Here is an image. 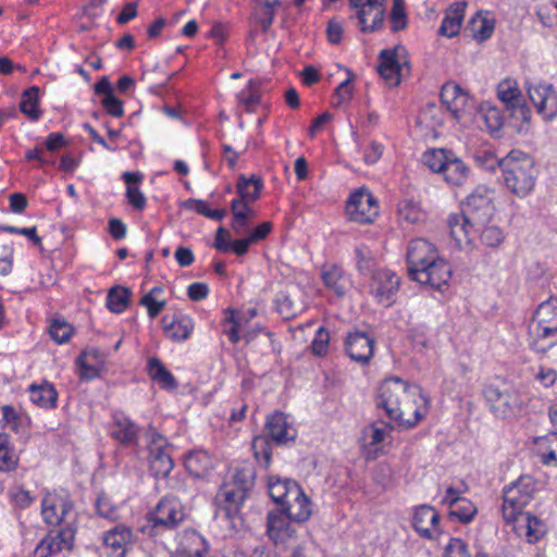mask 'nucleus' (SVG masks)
Segmentation results:
<instances>
[{
    "label": "nucleus",
    "instance_id": "nucleus-1",
    "mask_svg": "<svg viewBox=\"0 0 557 557\" xmlns=\"http://www.w3.org/2000/svg\"><path fill=\"white\" fill-rule=\"evenodd\" d=\"M507 188L518 197H525L535 185L537 171L528 154L511 151L499 161Z\"/></svg>",
    "mask_w": 557,
    "mask_h": 557
},
{
    "label": "nucleus",
    "instance_id": "nucleus-2",
    "mask_svg": "<svg viewBox=\"0 0 557 557\" xmlns=\"http://www.w3.org/2000/svg\"><path fill=\"white\" fill-rule=\"evenodd\" d=\"M256 470L247 461L235 466L231 471L228 480L222 485L219 496L225 503L227 516H234L248 497L255 485Z\"/></svg>",
    "mask_w": 557,
    "mask_h": 557
},
{
    "label": "nucleus",
    "instance_id": "nucleus-3",
    "mask_svg": "<svg viewBox=\"0 0 557 557\" xmlns=\"http://www.w3.org/2000/svg\"><path fill=\"white\" fill-rule=\"evenodd\" d=\"M536 483L528 475L520 476L516 482L503 490V518L507 523L515 522L522 509L533 499Z\"/></svg>",
    "mask_w": 557,
    "mask_h": 557
},
{
    "label": "nucleus",
    "instance_id": "nucleus-4",
    "mask_svg": "<svg viewBox=\"0 0 557 557\" xmlns=\"http://www.w3.org/2000/svg\"><path fill=\"white\" fill-rule=\"evenodd\" d=\"M490 410L497 418L516 416L522 408L521 395L507 382L491 383L483 389Z\"/></svg>",
    "mask_w": 557,
    "mask_h": 557
},
{
    "label": "nucleus",
    "instance_id": "nucleus-5",
    "mask_svg": "<svg viewBox=\"0 0 557 557\" xmlns=\"http://www.w3.org/2000/svg\"><path fill=\"white\" fill-rule=\"evenodd\" d=\"M429 399L423 395L419 386H410L408 397L401 401L398 410L391 416V420L399 426L410 429L416 426L428 411Z\"/></svg>",
    "mask_w": 557,
    "mask_h": 557
},
{
    "label": "nucleus",
    "instance_id": "nucleus-6",
    "mask_svg": "<svg viewBox=\"0 0 557 557\" xmlns=\"http://www.w3.org/2000/svg\"><path fill=\"white\" fill-rule=\"evenodd\" d=\"M168 440L159 432L151 430L148 444L149 471L154 479H165L174 468Z\"/></svg>",
    "mask_w": 557,
    "mask_h": 557
},
{
    "label": "nucleus",
    "instance_id": "nucleus-7",
    "mask_svg": "<svg viewBox=\"0 0 557 557\" xmlns=\"http://www.w3.org/2000/svg\"><path fill=\"white\" fill-rule=\"evenodd\" d=\"M492 191L485 186H478L462 203V212L470 220V223L476 224L480 228L484 226L493 216L495 207L493 203Z\"/></svg>",
    "mask_w": 557,
    "mask_h": 557
},
{
    "label": "nucleus",
    "instance_id": "nucleus-8",
    "mask_svg": "<svg viewBox=\"0 0 557 557\" xmlns=\"http://www.w3.org/2000/svg\"><path fill=\"white\" fill-rule=\"evenodd\" d=\"M467 491V484L461 481L458 486H448L442 500L449 508V517L463 524L470 523L478 513L476 506L470 499L461 497Z\"/></svg>",
    "mask_w": 557,
    "mask_h": 557
},
{
    "label": "nucleus",
    "instance_id": "nucleus-9",
    "mask_svg": "<svg viewBox=\"0 0 557 557\" xmlns=\"http://www.w3.org/2000/svg\"><path fill=\"white\" fill-rule=\"evenodd\" d=\"M380 63L377 71L380 75L389 84L398 85L405 67H409L407 51L403 46H396L393 49H385L380 52Z\"/></svg>",
    "mask_w": 557,
    "mask_h": 557
},
{
    "label": "nucleus",
    "instance_id": "nucleus-10",
    "mask_svg": "<svg viewBox=\"0 0 557 557\" xmlns=\"http://www.w3.org/2000/svg\"><path fill=\"white\" fill-rule=\"evenodd\" d=\"M346 213L350 221L360 224L372 223L379 214L377 201L370 191L361 188L347 200Z\"/></svg>",
    "mask_w": 557,
    "mask_h": 557
},
{
    "label": "nucleus",
    "instance_id": "nucleus-11",
    "mask_svg": "<svg viewBox=\"0 0 557 557\" xmlns=\"http://www.w3.org/2000/svg\"><path fill=\"white\" fill-rule=\"evenodd\" d=\"M184 518L183 506L174 497H163L154 510L149 513V521L152 522V527L160 530H175Z\"/></svg>",
    "mask_w": 557,
    "mask_h": 557
},
{
    "label": "nucleus",
    "instance_id": "nucleus-12",
    "mask_svg": "<svg viewBox=\"0 0 557 557\" xmlns=\"http://www.w3.org/2000/svg\"><path fill=\"white\" fill-rule=\"evenodd\" d=\"M409 388L410 385L399 377L385 380L377 389L376 407L383 409L391 418L398 410L401 401L408 397Z\"/></svg>",
    "mask_w": 557,
    "mask_h": 557
},
{
    "label": "nucleus",
    "instance_id": "nucleus-13",
    "mask_svg": "<svg viewBox=\"0 0 557 557\" xmlns=\"http://www.w3.org/2000/svg\"><path fill=\"white\" fill-rule=\"evenodd\" d=\"M385 1L386 0H349L350 8L356 10L361 32L372 33L382 27Z\"/></svg>",
    "mask_w": 557,
    "mask_h": 557
},
{
    "label": "nucleus",
    "instance_id": "nucleus-14",
    "mask_svg": "<svg viewBox=\"0 0 557 557\" xmlns=\"http://www.w3.org/2000/svg\"><path fill=\"white\" fill-rule=\"evenodd\" d=\"M441 101L457 121L470 114L474 108L472 97L454 82H448L443 85L441 89Z\"/></svg>",
    "mask_w": 557,
    "mask_h": 557
},
{
    "label": "nucleus",
    "instance_id": "nucleus-15",
    "mask_svg": "<svg viewBox=\"0 0 557 557\" xmlns=\"http://www.w3.org/2000/svg\"><path fill=\"white\" fill-rule=\"evenodd\" d=\"M75 531L66 525L58 531H50L36 546L35 557H52L63 550L73 548Z\"/></svg>",
    "mask_w": 557,
    "mask_h": 557
},
{
    "label": "nucleus",
    "instance_id": "nucleus-16",
    "mask_svg": "<svg viewBox=\"0 0 557 557\" xmlns=\"http://www.w3.org/2000/svg\"><path fill=\"white\" fill-rule=\"evenodd\" d=\"M436 258L438 256L433 244L423 238L410 240L406 257L409 277L414 276L420 269L425 268L428 263L433 262Z\"/></svg>",
    "mask_w": 557,
    "mask_h": 557
},
{
    "label": "nucleus",
    "instance_id": "nucleus-17",
    "mask_svg": "<svg viewBox=\"0 0 557 557\" xmlns=\"http://www.w3.org/2000/svg\"><path fill=\"white\" fill-rule=\"evenodd\" d=\"M375 339L362 331L349 332L345 338V352L354 361L368 364L374 354Z\"/></svg>",
    "mask_w": 557,
    "mask_h": 557
},
{
    "label": "nucleus",
    "instance_id": "nucleus-18",
    "mask_svg": "<svg viewBox=\"0 0 557 557\" xmlns=\"http://www.w3.org/2000/svg\"><path fill=\"white\" fill-rule=\"evenodd\" d=\"M450 277V265L444 259L436 258L433 262L428 263L425 268L420 269L411 280L441 290L448 284Z\"/></svg>",
    "mask_w": 557,
    "mask_h": 557
},
{
    "label": "nucleus",
    "instance_id": "nucleus-19",
    "mask_svg": "<svg viewBox=\"0 0 557 557\" xmlns=\"http://www.w3.org/2000/svg\"><path fill=\"white\" fill-rule=\"evenodd\" d=\"M370 287L379 302L391 306L399 288V277L389 270H377L372 275Z\"/></svg>",
    "mask_w": 557,
    "mask_h": 557
},
{
    "label": "nucleus",
    "instance_id": "nucleus-20",
    "mask_svg": "<svg viewBox=\"0 0 557 557\" xmlns=\"http://www.w3.org/2000/svg\"><path fill=\"white\" fill-rule=\"evenodd\" d=\"M529 98L536 108L539 114L545 120H552L557 115V94L553 85H536L528 88Z\"/></svg>",
    "mask_w": 557,
    "mask_h": 557
},
{
    "label": "nucleus",
    "instance_id": "nucleus-21",
    "mask_svg": "<svg viewBox=\"0 0 557 557\" xmlns=\"http://www.w3.org/2000/svg\"><path fill=\"white\" fill-rule=\"evenodd\" d=\"M497 96L507 109L512 110L513 116H521L525 122L530 120V110L521 103L522 96L516 81L510 78L502 81L497 86Z\"/></svg>",
    "mask_w": 557,
    "mask_h": 557
},
{
    "label": "nucleus",
    "instance_id": "nucleus-22",
    "mask_svg": "<svg viewBox=\"0 0 557 557\" xmlns=\"http://www.w3.org/2000/svg\"><path fill=\"white\" fill-rule=\"evenodd\" d=\"M139 426L133 422L124 412L116 411L112 416L110 435L123 446L138 444Z\"/></svg>",
    "mask_w": 557,
    "mask_h": 557
},
{
    "label": "nucleus",
    "instance_id": "nucleus-23",
    "mask_svg": "<svg viewBox=\"0 0 557 557\" xmlns=\"http://www.w3.org/2000/svg\"><path fill=\"white\" fill-rule=\"evenodd\" d=\"M71 510V502L58 494L49 493L41 500V515L48 524H60Z\"/></svg>",
    "mask_w": 557,
    "mask_h": 557
},
{
    "label": "nucleus",
    "instance_id": "nucleus-24",
    "mask_svg": "<svg viewBox=\"0 0 557 557\" xmlns=\"http://www.w3.org/2000/svg\"><path fill=\"white\" fill-rule=\"evenodd\" d=\"M161 322L165 336L174 342L186 341L194 330L193 319L185 314L164 315Z\"/></svg>",
    "mask_w": 557,
    "mask_h": 557
},
{
    "label": "nucleus",
    "instance_id": "nucleus-25",
    "mask_svg": "<svg viewBox=\"0 0 557 557\" xmlns=\"http://www.w3.org/2000/svg\"><path fill=\"white\" fill-rule=\"evenodd\" d=\"M440 522V515L428 505H421L416 508L412 519L414 530L425 539H433L434 532Z\"/></svg>",
    "mask_w": 557,
    "mask_h": 557
},
{
    "label": "nucleus",
    "instance_id": "nucleus-26",
    "mask_svg": "<svg viewBox=\"0 0 557 557\" xmlns=\"http://www.w3.org/2000/svg\"><path fill=\"white\" fill-rule=\"evenodd\" d=\"M290 521L282 510L268 513L267 533L275 544L284 543L293 536L295 530L290 528Z\"/></svg>",
    "mask_w": 557,
    "mask_h": 557
},
{
    "label": "nucleus",
    "instance_id": "nucleus-27",
    "mask_svg": "<svg viewBox=\"0 0 557 557\" xmlns=\"http://www.w3.org/2000/svg\"><path fill=\"white\" fill-rule=\"evenodd\" d=\"M447 224L450 236L455 239L458 246H461L463 243L469 244L471 242V236L480 230L476 224L470 223V220L462 211L460 213L450 214L447 220Z\"/></svg>",
    "mask_w": 557,
    "mask_h": 557
},
{
    "label": "nucleus",
    "instance_id": "nucleus-28",
    "mask_svg": "<svg viewBox=\"0 0 557 557\" xmlns=\"http://www.w3.org/2000/svg\"><path fill=\"white\" fill-rule=\"evenodd\" d=\"M267 429L272 440L277 444H285L294 441L296 430L290 425L288 417L283 412H276L267 421Z\"/></svg>",
    "mask_w": 557,
    "mask_h": 557
},
{
    "label": "nucleus",
    "instance_id": "nucleus-29",
    "mask_svg": "<svg viewBox=\"0 0 557 557\" xmlns=\"http://www.w3.org/2000/svg\"><path fill=\"white\" fill-rule=\"evenodd\" d=\"M529 335L531 346L537 351L545 352L557 344V325L530 323Z\"/></svg>",
    "mask_w": 557,
    "mask_h": 557
},
{
    "label": "nucleus",
    "instance_id": "nucleus-30",
    "mask_svg": "<svg viewBox=\"0 0 557 557\" xmlns=\"http://www.w3.org/2000/svg\"><path fill=\"white\" fill-rule=\"evenodd\" d=\"M466 2H455L445 12L438 29L441 36L451 38L458 35L465 16Z\"/></svg>",
    "mask_w": 557,
    "mask_h": 557
},
{
    "label": "nucleus",
    "instance_id": "nucleus-31",
    "mask_svg": "<svg viewBox=\"0 0 557 557\" xmlns=\"http://www.w3.org/2000/svg\"><path fill=\"white\" fill-rule=\"evenodd\" d=\"M133 532L129 528L124 525H116L108 531L103 537V542L112 553L117 557H124L126 546L131 544Z\"/></svg>",
    "mask_w": 557,
    "mask_h": 557
},
{
    "label": "nucleus",
    "instance_id": "nucleus-32",
    "mask_svg": "<svg viewBox=\"0 0 557 557\" xmlns=\"http://www.w3.org/2000/svg\"><path fill=\"white\" fill-rule=\"evenodd\" d=\"M321 277L324 285L339 297L344 296L349 287V280L336 264L324 265L321 271Z\"/></svg>",
    "mask_w": 557,
    "mask_h": 557
},
{
    "label": "nucleus",
    "instance_id": "nucleus-33",
    "mask_svg": "<svg viewBox=\"0 0 557 557\" xmlns=\"http://www.w3.org/2000/svg\"><path fill=\"white\" fill-rule=\"evenodd\" d=\"M184 466L193 476L205 478L213 469V461L207 451L194 450L185 457Z\"/></svg>",
    "mask_w": 557,
    "mask_h": 557
},
{
    "label": "nucleus",
    "instance_id": "nucleus-34",
    "mask_svg": "<svg viewBox=\"0 0 557 557\" xmlns=\"http://www.w3.org/2000/svg\"><path fill=\"white\" fill-rule=\"evenodd\" d=\"M147 370L151 380L156 382L161 388L171 391L177 388V381L173 374L164 367L159 358H149Z\"/></svg>",
    "mask_w": 557,
    "mask_h": 557
},
{
    "label": "nucleus",
    "instance_id": "nucleus-35",
    "mask_svg": "<svg viewBox=\"0 0 557 557\" xmlns=\"http://www.w3.org/2000/svg\"><path fill=\"white\" fill-rule=\"evenodd\" d=\"M250 202L251 201L244 200H232L231 202V211L233 214L231 226L238 235L246 232L249 220L255 218V211L249 206Z\"/></svg>",
    "mask_w": 557,
    "mask_h": 557
},
{
    "label": "nucleus",
    "instance_id": "nucleus-36",
    "mask_svg": "<svg viewBox=\"0 0 557 557\" xmlns=\"http://www.w3.org/2000/svg\"><path fill=\"white\" fill-rule=\"evenodd\" d=\"M263 188L262 180L257 175H251L250 177H246L244 174H240L236 184V191L238 194V198L234 200H244V201H256L260 197L261 189Z\"/></svg>",
    "mask_w": 557,
    "mask_h": 557
},
{
    "label": "nucleus",
    "instance_id": "nucleus-37",
    "mask_svg": "<svg viewBox=\"0 0 557 557\" xmlns=\"http://www.w3.org/2000/svg\"><path fill=\"white\" fill-rule=\"evenodd\" d=\"M442 174L448 184L459 186L468 178L469 168L451 152Z\"/></svg>",
    "mask_w": 557,
    "mask_h": 557
},
{
    "label": "nucleus",
    "instance_id": "nucleus-38",
    "mask_svg": "<svg viewBox=\"0 0 557 557\" xmlns=\"http://www.w3.org/2000/svg\"><path fill=\"white\" fill-rule=\"evenodd\" d=\"M28 393L30 400L41 408H53L57 405L58 393L49 383L33 384L29 386Z\"/></svg>",
    "mask_w": 557,
    "mask_h": 557
},
{
    "label": "nucleus",
    "instance_id": "nucleus-39",
    "mask_svg": "<svg viewBox=\"0 0 557 557\" xmlns=\"http://www.w3.org/2000/svg\"><path fill=\"white\" fill-rule=\"evenodd\" d=\"M479 117L483 121L486 131L492 135L498 133L503 125V115L498 108L490 104L488 102L482 103L479 108Z\"/></svg>",
    "mask_w": 557,
    "mask_h": 557
},
{
    "label": "nucleus",
    "instance_id": "nucleus-40",
    "mask_svg": "<svg viewBox=\"0 0 557 557\" xmlns=\"http://www.w3.org/2000/svg\"><path fill=\"white\" fill-rule=\"evenodd\" d=\"M531 323L557 325V297L550 296L541 302Z\"/></svg>",
    "mask_w": 557,
    "mask_h": 557
},
{
    "label": "nucleus",
    "instance_id": "nucleus-41",
    "mask_svg": "<svg viewBox=\"0 0 557 557\" xmlns=\"http://www.w3.org/2000/svg\"><path fill=\"white\" fill-rule=\"evenodd\" d=\"M18 456L11 445L10 436L0 433V471H12L17 467Z\"/></svg>",
    "mask_w": 557,
    "mask_h": 557
},
{
    "label": "nucleus",
    "instance_id": "nucleus-42",
    "mask_svg": "<svg viewBox=\"0 0 557 557\" xmlns=\"http://www.w3.org/2000/svg\"><path fill=\"white\" fill-rule=\"evenodd\" d=\"M131 290L122 286H113L107 296V307L111 312L122 313L128 306Z\"/></svg>",
    "mask_w": 557,
    "mask_h": 557
},
{
    "label": "nucleus",
    "instance_id": "nucleus-43",
    "mask_svg": "<svg viewBox=\"0 0 557 557\" xmlns=\"http://www.w3.org/2000/svg\"><path fill=\"white\" fill-rule=\"evenodd\" d=\"M38 97L39 87L37 86H32L22 94L20 109L32 121H36L40 116V110L38 109Z\"/></svg>",
    "mask_w": 557,
    "mask_h": 557
},
{
    "label": "nucleus",
    "instance_id": "nucleus-44",
    "mask_svg": "<svg viewBox=\"0 0 557 557\" xmlns=\"http://www.w3.org/2000/svg\"><path fill=\"white\" fill-rule=\"evenodd\" d=\"M287 503V508L283 512L289 520L295 522L307 521L311 516V505L309 498L305 495L293 504Z\"/></svg>",
    "mask_w": 557,
    "mask_h": 557
},
{
    "label": "nucleus",
    "instance_id": "nucleus-45",
    "mask_svg": "<svg viewBox=\"0 0 557 557\" xmlns=\"http://www.w3.org/2000/svg\"><path fill=\"white\" fill-rule=\"evenodd\" d=\"M398 216L410 224L423 220L424 213L418 202L411 199H404L398 203Z\"/></svg>",
    "mask_w": 557,
    "mask_h": 557
},
{
    "label": "nucleus",
    "instance_id": "nucleus-46",
    "mask_svg": "<svg viewBox=\"0 0 557 557\" xmlns=\"http://www.w3.org/2000/svg\"><path fill=\"white\" fill-rule=\"evenodd\" d=\"M520 516L523 517L525 520V535L528 542L535 543L546 534L547 527L543 520L539 519L535 516H532L529 512H523V515Z\"/></svg>",
    "mask_w": 557,
    "mask_h": 557
},
{
    "label": "nucleus",
    "instance_id": "nucleus-47",
    "mask_svg": "<svg viewBox=\"0 0 557 557\" xmlns=\"http://www.w3.org/2000/svg\"><path fill=\"white\" fill-rule=\"evenodd\" d=\"M451 151L445 149H433L423 154V163L435 173L443 172Z\"/></svg>",
    "mask_w": 557,
    "mask_h": 557
},
{
    "label": "nucleus",
    "instance_id": "nucleus-48",
    "mask_svg": "<svg viewBox=\"0 0 557 557\" xmlns=\"http://www.w3.org/2000/svg\"><path fill=\"white\" fill-rule=\"evenodd\" d=\"M289 483H295L290 479H281L278 476H269L268 488L269 494L274 503L280 505L289 492Z\"/></svg>",
    "mask_w": 557,
    "mask_h": 557
},
{
    "label": "nucleus",
    "instance_id": "nucleus-49",
    "mask_svg": "<svg viewBox=\"0 0 557 557\" xmlns=\"http://www.w3.org/2000/svg\"><path fill=\"white\" fill-rule=\"evenodd\" d=\"M277 5H280L278 0L265 1L256 9V18L258 23L261 25V28L264 33H267L270 29L274 21L275 7Z\"/></svg>",
    "mask_w": 557,
    "mask_h": 557
},
{
    "label": "nucleus",
    "instance_id": "nucleus-50",
    "mask_svg": "<svg viewBox=\"0 0 557 557\" xmlns=\"http://www.w3.org/2000/svg\"><path fill=\"white\" fill-rule=\"evenodd\" d=\"M242 327V318H236V311L227 309L223 321V333L228 337L231 343L237 344L240 339L239 331Z\"/></svg>",
    "mask_w": 557,
    "mask_h": 557
},
{
    "label": "nucleus",
    "instance_id": "nucleus-51",
    "mask_svg": "<svg viewBox=\"0 0 557 557\" xmlns=\"http://www.w3.org/2000/svg\"><path fill=\"white\" fill-rule=\"evenodd\" d=\"M251 449L257 461L264 467H269L272 456L269 441L263 436H257L252 440Z\"/></svg>",
    "mask_w": 557,
    "mask_h": 557
},
{
    "label": "nucleus",
    "instance_id": "nucleus-52",
    "mask_svg": "<svg viewBox=\"0 0 557 557\" xmlns=\"http://www.w3.org/2000/svg\"><path fill=\"white\" fill-rule=\"evenodd\" d=\"M470 26L473 37L480 41L490 38L494 30V24L479 15L470 20Z\"/></svg>",
    "mask_w": 557,
    "mask_h": 557
},
{
    "label": "nucleus",
    "instance_id": "nucleus-53",
    "mask_svg": "<svg viewBox=\"0 0 557 557\" xmlns=\"http://www.w3.org/2000/svg\"><path fill=\"white\" fill-rule=\"evenodd\" d=\"M277 310L284 319L296 317L301 310V304L295 302L290 295L281 294L276 300Z\"/></svg>",
    "mask_w": 557,
    "mask_h": 557
},
{
    "label": "nucleus",
    "instance_id": "nucleus-54",
    "mask_svg": "<svg viewBox=\"0 0 557 557\" xmlns=\"http://www.w3.org/2000/svg\"><path fill=\"white\" fill-rule=\"evenodd\" d=\"M479 232L481 242L488 247H498L505 239L503 230L495 225H484Z\"/></svg>",
    "mask_w": 557,
    "mask_h": 557
},
{
    "label": "nucleus",
    "instance_id": "nucleus-55",
    "mask_svg": "<svg viewBox=\"0 0 557 557\" xmlns=\"http://www.w3.org/2000/svg\"><path fill=\"white\" fill-rule=\"evenodd\" d=\"M73 334V326L65 321L53 320L50 324V335L58 344L66 343Z\"/></svg>",
    "mask_w": 557,
    "mask_h": 557
},
{
    "label": "nucleus",
    "instance_id": "nucleus-56",
    "mask_svg": "<svg viewBox=\"0 0 557 557\" xmlns=\"http://www.w3.org/2000/svg\"><path fill=\"white\" fill-rule=\"evenodd\" d=\"M348 78L341 83L333 95V107H341L344 102L348 101L352 96V86L351 82L354 75L350 71H348Z\"/></svg>",
    "mask_w": 557,
    "mask_h": 557
},
{
    "label": "nucleus",
    "instance_id": "nucleus-57",
    "mask_svg": "<svg viewBox=\"0 0 557 557\" xmlns=\"http://www.w3.org/2000/svg\"><path fill=\"white\" fill-rule=\"evenodd\" d=\"M330 334L324 326H320L315 333V336L311 343L312 354L319 357H323L329 350Z\"/></svg>",
    "mask_w": 557,
    "mask_h": 557
},
{
    "label": "nucleus",
    "instance_id": "nucleus-58",
    "mask_svg": "<svg viewBox=\"0 0 557 557\" xmlns=\"http://www.w3.org/2000/svg\"><path fill=\"white\" fill-rule=\"evenodd\" d=\"M444 557H471L468 544L461 539L451 537L445 546Z\"/></svg>",
    "mask_w": 557,
    "mask_h": 557
},
{
    "label": "nucleus",
    "instance_id": "nucleus-59",
    "mask_svg": "<svg viewBox=\"0 0 557 557\" xmlns=\"http://www.w3.org/2000/svg\"><path fill=\"white\" fill-rule=\"evenodd\" d=\"M389 20L391 29L393 32H399L407 26V16L405 13L404 3H397V0H394Z\"/></svg>",
    "mask_w": 557,
    "mask_h": 557
},
{
    "label": "nucleus",
    "instance_id": "nucleus-60",
    "mask_svg": "<svg viewBox=\"0 0 557 557\" xmlns=\"http://www.w3.org/2000/svg\"><path fill=\"white\" fill-rule=\"evenodd\" d=\"M355 253L357 259V269L359 272L361 274L370 273L374 265V260L370 250L364 246H360L355 249Z\"/></svg>",
    "mask_w": 557,
    "mask_h": 557
},
{
    "label": "nucleus",
    "instance_id": "nucleus-61",
    "mask_svg": "<svg viewBox=\"0 0 557 557\" xmlns=\"http://www.w3.org/2000/svg\"><path fill=\"white\" fill-rule=\"evenodd\" d=\"M0 231L9 233V234H20L22 236L27 237L35 246H41V237L37 235L36 226L33 227H15L11 225H2L0 226Z\"/></svg>",
    "mask_w": 557,
    "mask_h": 557
},
{
    "label": "nucleus",
    "instance_id": "nucleus-62",
    "mask_svg": "<svg viewBox=\"0 0 557 557\" xmlns=\"http://www.w3.org/2000/svg\"><path fill=\"white\" fill-rule=\"evenodd\" d=\"M238 102L245 108L246 111L251 112L260 102V96L257 90H252L250 87L242 90L237 95Z\"/></svg>",
    "mask_w": 557,
    "mask_h": 557
},
{
    "label": "nucleus",
    "instance_id": "nucleus-63",
    "mask_svg": "<svg viewBox=\"0 0 557 557\" xmlns=\"http://www.w3.org/2000/svg\"><path fill=\"white\" fill-rule=\"evenodd\" d=\"M96 508L99 516L113 520L117 517L116 507L106 495H99L96 502Z\"/></svg>",
    "mask_w": 557,
    "mask_h": 557
},
{
    "label": "nucleus",
    "instance_id": "nucleus-64",
    "mask_svg": "<svg viewBox=\"0 0 557 557\" xmlns=\"http://www.w3.org/2000/svg\"><path fill=\"white\" fill-rule=\"evenodd\" d=\"M139 305L147 308L150 319H154L165 308L166 304L164 300H156L151 295H144L139 300Z\"/></svg>",
    "mask_w": 557,
    "mask_h": 557
}]
</instances>
